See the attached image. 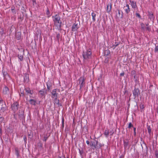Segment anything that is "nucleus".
Masks as SVG:
<instances>
[{
  "mask_svg": "<svg viewBox=\"0 0 158 158\" xmlns=\"http://www.w3.org/2000/svg\"><path fill=\"white\" fill-rule=\"evenodd\" d=\"M53 18L55 25L56 26L57 28H60L61 24L60 17L58 15H56L53 16Z\"/></svg>",
  "mask_w": 158,
  "mask_h": 158,
  "instance_id": "1",
  "label": "nucleus"
},
{
  "mask_svg": "<svg viewBox=\"0 0 158 158\" xmlns=\"http://www.w3.org/2000/svg\"><path fill=\"white\" fill-rule=\"evenodd\" d=\"M92 53L90 49L84 52L83 54V58L85 59H90L91 57Z\"/></svg>",
  "mask_w": 158,
  "mask_h": 158,
  "instance_id": "2",
  "label": "nucleus"
},
{
  "mask_svg": "<svg viewBox=\"0 0 158 158\" xmlns=\"http://www.w3.org/2000/svg\"><path fill=\"white\" fill-rule=\"evenodd\" d=\"M52 98L56 100L55 101V102L57 104H58L59 101L57 99V94L56 93V89H54L53 90L52 93Z\"/></svg>",
  "mask_w": 158,
  "mask_h": 158,
  "instance_id": "3",
  "label": "nucleus"
},
{
  "mask_svg": "<svg viewBox=\"0 0 158 158\" xmlns=\"http://www.w3.org/2000/svg\"><path fill=\"white\" fill-rule=\"evenodd\" d=\"M19 103L17 102H14L11 105V108L14 112L16 111L18 109Z\"/></svg>",
  "mask_w": 158,
  "mask_h": 158,
  "instance_id": "4",
  "label": "nucleus"
},
{
  "mask_svg": "<svg viewBox=\"0 0 158 158\" xmlns=\"http://www.w3.org/2000/svg\"><path fill=\"white\" fill-rule=\"evenodd\" d=\"M79 84H80V88H81L83 87L85 79L83 77H81L79 80Z\"/></svg>",
  "mask_w": 158,
  "mask_h": 158,
  "instance_id": "5",
  "label": "nucleus"
},
{
  "mask_svg": "<svg viewBox=\"0 0 158 158\" xmlns=\"http://www.w3.org/2000/svg\"><path fill=\"white\" fill-rule=\"evenodd\" d=\"M79 26L77 23H74L72 27V30L73 31H75L77 30L79 28Z\"/></svg>",
  "mask_w": 158,
  "mask_h": 158,
  "instance_id": "6",
  "label": "nucleus"
},
{
  "mask_svg": "<svg viewBox=\"0 0 158 158\" xmlns=\"http://www.w3.org/2000/svg\"><path fill=\"white\" fill-rule=\"evenodd\" d=\"M133 94L135 97L138 96L139 94V90L138 89L135 88L133 92Z\"/></svg>",
  "mask_w": 158,
  "mask_h": 158,
  "instance_id": "7",
  "label": "nucleus"
},
{
  "mask_svg": "<svg viewBox=\"0 0 158 158\" xmlns=\"http://www.w3.org/2000/svg\"><path fill=\"white\" fill-rule=\"evenodd\" d=\"M3 106L1 107V109L3 111L6 109V105L5 103L2 101H0V106Z\"/></svg>",
  "mask_w": 158,
  "mask_h": 158,
  "instance_id": "8",
  "label": "nucleus"
},
{
  "mask_svg": "<svg viewBox=\"0 0 158 158\" xmlns=\"http://www.w3.org/2000/svg\"><path fill=\"white\" fill-rule=\"evenodd\" d=\"M124 9L126 13L127 14L130 11L129 6L128 4H127L124 7Z\"/></svg>",
  "mask_w": 158,
  "mask_h": 158,
  "instance_id": "9",
  "label": "nucleus"
},
{
  "mask_svg": "<svg viewBox=\"0 0 158 158\" xmlns=\"http://www.w3.org/2000/svg\"><path fill=\"white\" fill-rule=\"evenodd\" d=\"M130 3H131V5L132 6V7L133 8L135 9L137 8V5H136V4L135 2L133 1H131Z\"/></svg>",
  "mask_w": 158,
  "mask_h": 158,
  "instance_id": "10",
  "label": "nucleus"
},
{
  "mask_svg": "<svg viewBox=\"0 0 158 158\" xmlns=\"http://www.w3.org/2000/svg\"><path fill=\"white\" fill-rule=\"evenodd\" d=\"M25 91L26 92L28 93H29L31 94H32L33 93V91H31L30 89L28 88H27L25 89Z\"/></svg>",
  "mask_w": 158,
  "mask_h": 158,
  "instance_id": "11",
  "label": "nucleus"
},
{
  "mask_svg": "<svg viewBox=\"0 0 158 158\" xmlns=\"http://www.w3.org/2000/svg\"><path fill=\"white\" fill-rule=\"evenodd\" d=\"M8 91L9 89L6 87H5L3 89L4 93L5 94H8Z\"/></svg>",
  "mask_w": 158,
  "mask_h": 158,
  "instance_id": "12",
  "label": "nucleus"
},
{
  "mask_svg": "<svg viewBox=\"0 0 158 158\" xmlns=\"http://www.w3.org/2000/svg\"><path fill=\"white\" fill-rule=\"evenodd\" d=\"M91 15L92 17V19L93 21L94 22L96 20L95 17L96 16V14L95 13L93 12L91 14Z\"/></svg>",
  "mask_w": 158,
  "mask_h": 158,
  "instance_id": "13",
  "label": "nucleus"
},
{
  "mask_svg": "<svg viewBox=\"0 0 158 158\" xmlns=\"http://www.w3.org/2000/svg\"><path fill=\"white\" fill-rule=\"evenodd\" d=\"M29 102L31 104L35 105V104L36 101L33 99H31L29 101Z\"/></svg>",
  "mask_w": 158,
  "mask_h": 158,
  "instance_id": "14",
  "label": "nucleus"
},
{
  "mask_svg": "<svg viewBox=\"0 0 158 158\" xmlns=\"http://www.w3.org/2000/svg\"><path fill=\"white\" fill-rule=\"evenodd\" d=\"M109 132L108 130H106L104 132V134L106 136H108L109 135Z\"/></svg>",
  "mask_w": 158,
  "mask_h": 158,
  "instance_id": "15",
  "label": "nucleus"
},
{
  "mask_svg": "<svg viewBox=\"0 0 158 158\" xmlns=\"http://www.w3.org/2000/svg\"><path fill=\"white\" fill-rule=\"evenodd\" d=\"M144 105L143 104H141L140 105V107L141 109H143L144 107Z\"/></svg>",
  "mask_w": 158,
  "mask_h": 158,
  "instance_id": "16",
  "label": "nucleus"
},
{
  "mask_svg": "<svg viewBox=\"0 0 158 158\" xmlns=\"http://www.w3.org/2000/svg\"><path fill=\"white\" fill-rule=\"evenodd\" d=\"M40 94L41 95H44V94L45 93L43 91H40Z\"/></svg>",
  "mask_w": 158,
  "mask_h": 158,
  "instance_id": "17",
  "label": "nucleus"
},
{
  "mask_svg": "<svg viewBox=\"0 0 158 158\" xmlns=\"http://www.w3.org/2000/svg\"><path fill=\"white\" fill-rule=\"evenodd\" d=\"M18 58H19V59L21 60H23V56L21 55L20 56H19V55L18 56Z\"/></svg>",
  "mask_w": 158,
  "mask_h": 158,
  "instance_id": "18",
  "label": "nucleus"
},
{
  "mask_svg": "<svg viewBox=\"0 0 158 158\" xmlns=\"http://www.w3.org/2000/svg\"><path fill=\"white\" fill-rule=\"evenodd\" d=\"M3 118L2 117H0V124L2 123L3 121Z\"/></svg>",
  "mask_w": 158,
  "mask_h": 158,
  "instance_id": "19",
  "label": "nucleus"
},
{
  "mask_svg": "<svg viewBox=\"0 0 158 158\" xmlns=\"http://www.w3.org/2000/svg\"><path fill=\"white\" fill-rule=\"evenodd\" d=\"M136 17H138L139 18H141V16H140L139 14L138 13H136Z\"/></svg>",
  "mask_w": 158,
  "mask_h": 158,
  "instance_id": "20",
  "label": "nucleus"
},
{
  "mask_svg": "<svg viewBox=\"0 0 158 158\" xmlns=\"http://www.w3.org/2000/svg\"><path fill=\"white\" fill-rule=\"evenodd\" d=\"M107 53V54H106L107 55H108V54L110 53V52L108 50H106L105 51V54H106Z\"/></svg>",
  "mask_w": 158,
  "mask_h": 158,
  "instance_id": "21",
  "label": "nucleus"
},
{
  "mask_svg": "<svg viewBox=\"0 0 158 158\" xmlns=\"http://www.w3.org/2000/svg\"><path fill=\"white\" fill-rule=\"evenodd\" d=\"M141 28L143 29H144V28H145V27H144V24L143 23H142L141 24Z\"/></svg>",
  "mask_w": 158,
  "mask_h": 158,
  "instance_id": "22",
  "label": "nucleus"
},
{
  "mask_svg": "<svg viewBox=\"0 0 158 158\" xmlns=\"http://www.w3.org/2000/svg\"><path fill=\"white\" fill-rule=\"evenodd\" d=\"M148 132L150 133L151 132V128L150 127H148Z\"/></svg>",
  "mask_w": 158,
  "mask_h": 158,
  "instance_id": "23",
  "label": "nucleus"
},
{
  "mask_svg": "<svg viewBox=\"0 0 158 158\" xmlns=\"http://www.w3.org/2000/svg\"><path fill=\"white\" fill-rule=\"evenodd\" d=\"M155 52H157L158 51V46H156L155 49Z\"/></svg>",
  "mask_w": 158,
  "mask_h": 158,
  "instance_id": "24",
  "label": "nucleus"
},
{
  "mask_svg": "<svg viewBox=\"0 0 158 158\" xmlns=\"http://www.w3.org/2000/svg\"><path fill=\"white\" fill-rule=\"evenodd\" d=\"M132 126V125L131 123H130L129 124L128 127L130 128Z\"/></svg>",
  "mask_w": 158,
  "mask_h": 158,
  "instance_id": "25",
  "label": "nucleus"
},
{
  "mask_svg": "<svg viewBox=\"0 0 158 158\" xmlns=\"http://www.w3.org/2000/svg\"><path fill=\"white\" fill-rule=\"evenodd\" d=\"M124 75V73L123 72L122 73L120 74V76H123Z\"/></svg>",
  "mask_w": 158,
  "mask_h": 158,
  "instance_id": "26",
  "label": "nucleus"
},
{
  "mask_svg": "<svg viewBox=\"0 0 158 158\" xmlns=\"http://www.w3.org/2000/svg\"><path fill=\"white\" fill-rule=\"evenodd\" d=\"M86 143L87 144H89V142L88 140H87L86 141Z\"/></svg>",
  "mask_w": 158,
  "mask_h": 158,
  "instance_id": "27",
  "label": "nucleus"
},
{
  "mask_svg": "<svg viewBox=\"0 0 158 158\" xmlns=\"http://www.w3.org/2000/svg\"><path fill=\"white\" fill-rule=\"evenodd\" d=\"M2 134V130L0 128V135Z\"/></svg>",
  "mask_w": 158,
  "mask_h": 158,
  "instance_id": "28",
  "label": "nucleus"
},
{
  "mask_svg": "<svg viewBox=\"0 0 158 158\" xmlns=\"http://www.w3.org/2000/svg\"><path fill=\"white\" fill-rule=\"evenodd\" d=\"M134 132L135 135V134H136V132H135V128H134Z\"/></svg>",
  "mask_w": 158,
  "mask_h": 158,
  "instance_id": "29",
  "label": "nucleus"
},
{
  "mask_svg": "<svg viewBox=\"0 0 158 158\" xmlns=\"http://www.w3.org/2000/svg\"><path fill=\"white\" fill-rule=\"evenodd\" d=\"M20 36H19L18 37H17V39L18 40H19L20 39Z\"/></svg>",
  "mask_w": 158,
  "mask_h": 158,
  "instance_id": "30",
  "label": "nucleus"
},
{
  "mask_svg": "<svg viewBox=\"0 0 158 158\" xmlns=\"http://www.w3.org/2000/svg\"><path fill=\"white\" fill-rule=\"evenodd\" d=\"M152 17H153V15H152H152H150V18H152Z\"/></svg>",
  "mask_w": 158,
  "mask_h": 158,
  "instance_id": "31",
  "label": "nucleus"
},
{
  "mask_svg": "<svg viewBox=\"0 0 158 158\" xmlns=\"http://www.w3.org/2000/svg\"><path fill=\"white\" fill-rule=\"evenodd\" d=\"M47 88L49 89V87L48 86V85H47Z\"/></svg>",
  "mask_w": 158,
  "mask_h": 158,
  "instance_id": "32",
  "label": "nucleus"
},
{
  "mask_svg": "<svg viewBox=\"0 0 158 158\" xmlns=\"http://www.w3.org/2000/svg\"><path fill=\"white\" fill-rule=\"evenodd\" d=\"M94 146V148H96L95 145H94L93 144H92V145H91V146Z\"/></svg>",
  "mask_w": 158,
  "mask_h": 158,
  "instance_id": "33",
  "label": "nucleus"
},
{
  "mask_svg": "<svg viewBox=\"0 0 158 158\" xmlns=\"http://www.w3.org/2000/svg\"><path fill=\"white\" fill-rule=\"evenodd\" d=\"M49 10H47V13H47V14H48V13H49Z\"/></svg>",
  "mask_w": 158,
  "mask_h": 158,
  "instance_id": "34",
  "label": "nucleus"
},
{
  "mask_svg": "<svg viewBox=\"0 0 158 158\" xmlns=\"http://www.w3.org/2000/svg\"><path fill=\"white\" fill-rule=\"evenodd\" d=\"M147 29L148 30H149V28L148 27H147Z\"/></svg>",
  "mask_w": 158,
  "mask_h": 158,
  "instance_id": "35",
  "label": "nucleus"
},
{
  "mask_svg": "<svg viewBox=\"0 0 158 158\" xmlns=\"http://www.w3.org/2000/svg\"><path fill=\"white\" fill-rule=\"evenodd\" d=\"M62 123H63H63H64L63 119V120H62Z\"/></svg>",
  "mask_w": 158,
  "mask_h": 158,
  "instance_id": "36",
  "label": "nucleus"
},
{
  "mask_svg": "<svg viewBox=\"0 0 158 158\" xmlns=\"http://www.w3.org/2000/svg\"><path fill=\"white\" fill-rule=\"evenodd\" d=\"M118 13L119 14H120V12H119V10H118Z\"/></svg>",
  "mask_w": 158,
  "mask_h": 158,
  "instance_id": "37",
  "label": "nucleus"
},
{
  "mask_svg": "<svg viewBox=\"0 0 158 158\" xmlns=\"http://www.w3.org/2000/svg\"><path fill=\"white\" fill-rule=\"evenodd\" d=\"M18 34H19V35H20V33H18Z\"/></svg>",
  "mask_w": 158,
  "mask_h": 158,
  "instance_id": "38",
  "label": "nucleus"
},
{
  "mask_svg": "<svg viewBox=\"0 0 158 158\" xmlns=\"http://www.w3.org/2000/svg\"><path fill=\"white\" fill-rule=\"evenodd\" d=\"M103 158V157H102V158Z\"/></svg>",
  "mask_w": 158,
  "mask_h": 158,
  "instance_id": "39",
  "label": "nucleus"
}]
</instances>
